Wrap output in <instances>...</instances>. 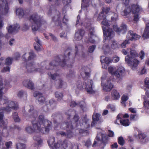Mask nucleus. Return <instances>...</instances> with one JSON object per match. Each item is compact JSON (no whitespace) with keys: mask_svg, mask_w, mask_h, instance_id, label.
I'll use <instances>...</instances> for the list:
<instances>
[{"mask_svg":"<svg viewBox=\"0 0 149 149\" xmlns=\"http://www.w3.org/2000/svg\"><path fill=\"white\" fill-rule=\"evenodd\" d=\"M32 107L29 110V116L31 119V122L33 129L30 126H28L25 128V131L28 133L31 134L34 132L42 133H47L51 128V123L49 120L45 119L44 116L42 115L39 116L38 121H36V119L37 116V112L33 111Z\"/></svg>","mask_w":149,"mask_h":149,"instance_id":"f257e3e1","label":"nucleus"},{"mask_svg":"<svg viewBox=\"0 0 149 149\" xmlns=\"http://www.w3.org/2000/svg\"><path fill=\"white\" fill-rule=\"evenodd\" d=\"M7 83L6 81L0 80V105H3L4 107L0 108V110L3 112L9 113L11 111V109L17 110L19 108L18 103L16 102L9 100L7 97H2L3 90L6 89Z\"/></svg>","mask_w":149,"mask_h":149,"instance_id":"f03ea898","label":"nucleus"},{"mask_svg":"<svg viewBox=\"0 0 149 149\" xmlns=\"http://www.w3.org/2000/svg\"><path fill=\"white\" fill-rule=\"evenodd\" d=\"M65 59L64 60L62 59V61H60L59 63L56 62V61H53L47 66H45V63H42L41 64L42 69L40 68H36L33 63H30L27 65L26 68L27 72H39L42 73L45 71V69L47 70H52L54 69L56 67V66L59 64H60L63 67H64L65 64L69 63L68 61H65Z\"/></svg>","mask_w":149,"mask_h":149,"instance_id":"7ed1b4c3","label":"nucleus"},{"mask_svg":"<svg viewBox=\"0 0 149 149\" xmlns=\"http://www.w3.org/2000/svg\"><path fill=\"white\" fill-rule=\"evenodd\" d=\"M29 20L31 23L32 29L33 31H37L41 26L44 27L47 26L46 22L43 20L41 17L36 13L31 15Z\"/></svg>","mask_w":149,"mask_h":149,"instance_id":"20e7f679","label":"nucleus"},{"mask_svg":"<svg viewBox=\"0 0 149 149\" xmlns=\"http://www.w3.org/2000/svg\"><path fill=\"white\" fill-rule=\"evenodd\" d=\"M93 85V81L91 80L84 82L79 80L76 83V86L79 91L85 89L88 93L92 94L95 93L92 87Z\"/></svg>","mask_w":149,"mask_h":149,"instance_id":"39448f33","label":"nucleus"},{"mask_svg":"<svg viewBox=\"0 0 149 149\" xmlns=\"http://www.w3.org/2000/svg\"><path fill=\"white\" fill-rule=\"evenodd\" d=\"M128 4H125L124 9L121 13L123 16H127L130 13L133 14L136 11L139 12L142 9L141 7L138 4H133L130 6L128 5Z\"/></svg>","mask_w":149,"mask_h":149,"instance_id":"423d86ee","label":"nucleus"},{"mask_svg":"<svg viewBox=\"0 0 149 149\" xmlns=\"http://www.w3.org/2000/svg\"><path fill=\"white\" fill-rule=\"evenodd\" d=\"M108 70L110 73L117 78H120L125 72L124 68L122 66H118L117 68L110 66L109 67Z\"/></svg>","mask_w":149,"mask_h":149,"instance_id":"0eeeda50","label":"nucleus"},{"mask_svg":"<svg viewBox=\"0 0 149 149\" xmlns=\"http://www.w3.org/2000/svg\"><path fill=\"white\" fill-rule=\"evenodd\" d=\"M140 36L136 34L133 31H130L127 33L126 38L127 40H125L122 44H121V47L122 48L125 47L127 44L130 43L129 40H137L140 38Z\"/></svg>","mask_w":149,"mask_h":149,"instance_id":"6e6552de","label":"nucleus"},{"mask_svg":"<svg viewBox=\"0 0 149 149\" xmlns=\"http://www.w3.org/2000/svg\"><path fill=\"white\" fill-rule=\"evenodd\" d=\"M125 61L133 70H136L140 63L139 61L136 58H133L130 57L128 55L126 56Z\"/></svg>","mask_w":149,"mask_h":149,"instance_id":"1a4fd4ad","label":"nucleus"},{"mask_svg":"<svg viewBox=\"0 0 149 149\" xmlns=\"http://www.w3.org/2000/svg\"><path fill=\"white\" fill-rule=\"evenodd\" d=\"M79 119V117L77 115H75L72 120L73 125H72V123L70 122H67L62 123L61 125V127L64 130L67 129V131L68 130V129H68L69 130H72L73 128V126H77Z\"/></svg>","mask_w":149,"mask_h":149,"instance_id":"9d476101","label":"nucleus"},{"mask_svg":"<svg viewBox=\"0 0 149 149\" xmlns=\"http://www.w3.org/2000/svg\"><path fill=\"white\" fill-rule=\"evenodd\" d=\"M102 25L103 28L104 34L107 37L111 38L114 36L113 32V31L112 29L108 28L105 31V28L104 26L108 27L109 26V24L108 20L105 19H104L102 22Z\"/></svg>","mask_w":149,"mask_h":149,"instance_id":"9b49d317","label":"nucleus"},{"mask_svg":"<svg viewBox=\"0 0 149 149\" xmlns=\"http://www.w3.org/2000/svg\"><path fill=\"white\" fill-rule=\"evenodd\" d=\"M73 146L70 142L65 140L63 141H59L57 142L53 149H66L67 148L68 149H72Z\"/></svg>","mask_w":149,"mask_h":149,"instance_id":"f8f14e48","label":"nucleus"},{"mask_svg":"<svg viewBox=\"0 0 149 149\" xmlns=\"http://www.w3.org/2000/svg\"><path fill=\"white\" fill-rule=\"evenodd\" d=\"M8 7L6 1L5 0H0V11H1L3 14L7 13L8 10ZM2 19L0 17V29L3 26Z\"/></svg>","mask_w":149,"mask_h":149,"instance_id":"ddd939ff","label":"nucleus"},{"mask_svg":"<svg viewBox=\"0 0 149 149\" xmlns=\"http://www.w3.org/2000/svg\"><path fill=\"white\" fill-rule=\"evenodd\" d=\"M101 79L102 80L101 85L102 86H103V90L106 91H111L113 87V85L111 82L110 81L108 80L106 84L104 85V84H103V82L106 79L105 76H103Z\"/></svg>","mask_w":149,"mask_h":149,"instance_id":"4468645a","label":"nucleus"},{"mask_svg":"<svg viewBox=\"0 0 149 149\" xmlns=\"http://www.w3.org/2000/svg\"><path fill=\"white\" fill-rule=\"evenodd\" d=\"M19 28V26L17 24L11 26L10 25L7 28L8 33H7L5 36L6 38H8L10 37L9 33H15L18 31Z\"/></svg>","mask_w":149,"mask_h":149,"instance_id":"2eb2a0df","label":"nucleus"},{"mask_svg":"<svg viewBox=\"0 0 149 149\" xmlns=\"http://www.w3.org/2000/svg\"><path fill=\"white\" fill-rule=\"evenodd\" d=\"M113 28L114 30L118 33L122 32L124 33L127 31V26L125 24H123L119 28L117 25H114Z\"/></svg>","mask_w":149,"mask_h":149,"instance_id":"dca6fc26","label":"nucleus"},{"mask_svg":"<svg viewBox=\"0 0 149 149\" xmlns=\"http://www.w3.org/2000/svg\"><path fill=\"white\" fill-rule=\"evenodd\" d=\"M33 96L35 97H38V100L39 104H42L45 100V98L42 94L38 91L34 92Z\"/></svg>","mask_w":149,"mask_h":149,"instance_id":"f3484780","label":"nucleus"},{"mask_svg":"<svg viewBox=\"0 0 149 149\" xmlns=\"http://www.w3.org/2000/svg\"><path fill=\"white\" fill-rule=\"evenodd\" d=\"M84 33V31L82 29L78 30L75 33L74 39L76 40H81Z\"/></svg>","mask_w":149,"mask_h":149,"instance_id":"a211bd4d","label":"nucleus"},{"mask_svg":"<svg viewBox=\"0 0 149 149\" xmlns=\"http://www.w3.org/2000/svg\"><path fill=\"white\" fill-rule=\"evenodd\" d=\"M23 84L25 87L31 90L34 88V84L29 80L24 81L23 82Z\"/></svg>","mask_w":149,"mask_h":149,"instance_id":"6ab92c4d","label":"nucleus"},{"mask_svg":"<svg viewBox=\"0 0 149 149\" xmlns=\"http://www.w3.org/2000/svg\"><path fill=\"white\" fill-rule=\"evenodd\" d=\"M94 32L93 27L90 28L89 33L88 34V41L92 43H94L95 42V40L92 39V38L94 36Z\"/></svg>","mask_w":149,"mask_h":149,"instance_id":"aec40b11","label":"nucleus"},{"mask_svg":"<svg viewBox=\"0 0 149 149\" xmlns=\"http://www.w3.org/2000/svg\"><path fill=\"white\" fill-rule=\"evenodd\" d=\"M107 137L104 134L100 133L98 134L96 138V139L98 141H102V142L105 143L107 142Z\"/></svg>","mask_w":149,"mask_h":149,"instance_id":"412c9836","label":"nucleus"},{"mask_svg":"<svg viewBox=\"0 0 149 149\" xmlns=\"http://www.w3.org/2000/svg\"><path fill=\"white\" fill-rule=\"evenodd\" d=\"M1 112H0V126L1 127L5 129L7 127V122H5L3 120V113H6V112H3L0 110Z\"/></svg>","mask_w":149,"mask_h":149,"instance_id":"4be33fe9","label":"nucleus"},{"mask_svg":"<svg viewBox=\"0 0 149 149\" xmlns=\"http://www.w3.org/2000/svg\"><path fill=\"white\" fill-rule=\"evenodd\" d=\"M35 40L36 43H34V49L37 51H40L41 49V42L38 37L35 38Z\"/></svg>","mask_w":149,"mask_h":149,"instance_id":"5701e85b","label":"nucleus"},{"mask_svg":"<svg viewBox=\"0 0 149 149\" xmlns=\"http://www.w3.org/2000/svg\"><path fill=\"white\" fill-rule=\"evenodd\" d=\"M111 98L113 100H116L119 99L120 95L119 92L116 90H113L111 93Z\"/></svg>","mask_w":149,"mask_h":149,"instance_id":"b1692460","label":"nucleus"},{"mask_svg":"<svg viewBox=\"0 0 149 149\" xmlns=\"http://www.w3.org/2000/svg\"><path fill=\"white\" fill-rule=\"evenodd\" d=\"M33 139L37 143V144L35 143L33 145V146L35 147V149H38L39 146L42 143V141L40 137H37L36 136H34Z\"/></svg>","mask_w":149,"mask_h":149,"instance_id":"393cba45","label":"nucleus"},{"mask_svg":"<svg viewBox=\"0 0 149 149\" xmlns=\"http://www.w3.org/2000/svg\"><path fill=\"white\" fill-rule=\"evenodd\" d=\"M138 136L139 141L141 143H145L148 141L146 139V135L144 134H139L138 135Z\"/></svg>","mask_w":149,"mask_h":149,"instance_id":"a878e982","label":"nucleus"},{"mask_svg":"<svg viewBox=\"0 0 149 149\" xmlns=\"http://www.w3.org/2000/svg\"><path fill=\"white\" fill-rule=\"evenodd\" d=\"M28 56V60L29 61L33 59L36 56L34 53L33 52H29L28 54H25L22 56V58L26 59V57Z\"/></svg>","mask_w":149,"mask_h":149,"instance_id":"bb28decb","label":"nucleus"},{"mask_svg":"<svg viewBox=\"0 0 149 149\" xmlns=\"http://www.w3.org/2000/svg\"><path fill=\"white\" fill-rule=\"evenodd\" d=\"M81 75L82 76L84 79L86 80L89 77V73L86 71L84 69L82 68V71L81 73Z\"/></svg>","mask_w":149,"mask_h":149,"instance_id":"cd10ccee","label":"nucleus"},{"mask_svg":"<svg viewBox=\"0 0 149 149\" xmlns=\"http://www.w3.org/2000/svg\"><path fill=\"white\" fill-rule=\"evenodd\" d=\"M49 146L53 149L54 147L55 146L56 144L55 143V139L54 137H51L49 138L48 141Z\"/></svg>","mask_w":149,"mask_h":149,"instance_id":"c85d7f7f","label":"nucleus"},{"mask_svg":"<svg viewBox=\"0 0 149 149\" xmlns=\"http://www.w3.org/2000/svg\"><path fill=\"white\" fill-rule=\"evenodd\" d=\"M16 14L19 18L22 17L24 15V10L21 8L17 9L16 10Z\"/></svg>","mask_w":149,"mask_h":149,"instance_id":"c756f323","label":"nucleus"},{"mask_svg":"<svg viewBox=\"0 0 149 149\" xmlns=\"http://www.w3.org/2000/svg\"><path fill=\"white\" fill-rule=\"evenodd\" d=\"M119 45L118 42L114 40H113L111 42V47L113 49H114L118 48L119 47Z\"/></svg>","mask_w":149,"mask_h":149,"instance_id":"7c9ffc66","label":"nucleus"},{"mask_svg":"<svg viewBox=\"0 0 149 149\" xmlns=\"http://www.w3.org/2000/svg\"><path fill=\"white\" fill-rule=\"evenodd\" d=\"M101 12L103 14L105 13L106 14L109 15L113 13L111 11L110 7L103 8Z\"/></svg>","mask_w":149,"mask_h":149,"instance_id":"2f4dec72","label":"nucleus"},{"mask_svg":"<svg viewBox=\"0 0 149 149\" xmlns=\"http://www.w3.org/2000/svg\"><path fill=\"white\" fill-rule=\"evenodd\" d=\"M119 121L120 124L124 126H126L129 125L130 124V122L128 119H123L122 120L120 119Z\"/></svg>","mask_w":149,"mask_h":149,"instance_id":"473e14b6","label":"nucleus"},{"mask_svg":"<svg viewBox=\"0 0 149 149\" xmlns=\"http://www.w3.org/2000/svg\"><path fill=\"white\" fill-rule=\"evenodd\" d=\"M104 57L102 56L101 57V61L102 63L104 62L106 64H109L111 62V59L108 57H105L104 58Z\"/></svg>","mask_w":149,"mask_h":149,"instance_id":"72a5a7b5","label":"nucleus"},{"mask_svg":"<svg viewBox=\"0 0 149 149\" xmlns=\"http://www.w3.org/2000/svg\"><path fill=\"white\" fill-rule=\"evenodd\" d=\"M85 1L86 3H87L88 2V0H82V3H81V10L83 11H84L85 10H87V8L88 6L87 5L86 6H85L84 5V2Z\"/></svg>","mask_w":149,"mask_h":149,"instance_id":"f704fd0d","label":"nucleus"},{"mask_svg":"<svg viewBox=\"0 0 149 149\" xmlns=\"http://www.w3.org/2000/svg\"><path fill=\"white\" fill-rule=\"evenodd\" d=\"M48 75L53 80H55L59 77V75L56 73L52 74L51 72H50L48 73Z\"/></svg>","mask_w":149,"mask_h":149,"instance_id":"c9c22d12","label":"nucleus"},{"mask_svg":"<svg viewBox=\"0 0 149 149\" xmlns=\"http://www.w3.org/2000/svg\"><path fill=\"white\" fill-rule=\"evenodd\" d=\"M101 115L98 113H94L93 115V119L94 121H98L100 118Z\"/></svg>","mask_w":149,"mask_h":149,"instance_id":"e433bc0d","label":"nucleus"},{"mask_svg":"<svg viewBox=\"0 0 149 149\" xmlns=\"http://www.w3.org/2000/svg\"><path fill=\"white\" fill-rule=\"evenodd\" d=\"M17 95L18 97H24L26 98L27 97V94L26 92L22 91L18 92Z\"/></svg>","mask_w":149,"mask_h":149,"instance_id":"4c0bfd02","label":"nucleus"},{"mask_svg":"<svg viewBox=\"0 0 149 149\" xmlns=\"http://www.w3.org/2000/svg\"><path fill=\"white\" fill-rule=\"evenodd\" d=\"M13 117L14 121L16 122L20 121V119L17 113L16 112H14L13 114Z\"/></svg>","mask_w":149,"mask_h":149,"instance_id":"58836bf2","label":"nucleus"},{"mask_svg":"<svg viewBox=\"0 0 149 149\" xmlns=\"http://www.w3.org/2000/svg\"><path fill=\"white\" fill-rule=\"evenodd\" d=\"M130 54L131 56H130L133 58H134L137 56V53L136 51L131 49L130 51Z\"/></svg>","mask_w":149,"mask_h":149,"instance_id":"ea45409f","label":"nucleus"},{"mask_svg":"<svg viewBox=\"0 0 149 149\" xmlns=\"http://www.w3.org/2000/svg\"><path fill=\"white\" fill-rule=\"evenodd\" d=\"M55 97L60 100L61 99L63 96V94L59 92H56L55 93Z\"/></svg>","mask_w":149,"mask_h":149,"instance_id":"a19ab883","label":"nucleus"},{"mask_svg":"<svg viewBox=\"0 0 149 149\" xmlns=\"http://www.w3.org/2000/svg\"><path fill=\"white\" fill-rule=\"evenodd\" d=\"M17 149H25L26 146L25 144L21 143H18L16 145Z\"/></svg>","mask_w":149,"mask_h":149,"instance_id":"79ce46f5","label":"nucleus"},{"mask_svg":"<svg viewBox=\"0 0 149 149\" xmlns=\"http://www.w3.org/2000/svg\"><path fill=\"white\" fill-rule=\"evenodd\" d=\"M13 58L10 57H8L5 61V63L6 65H10L12 64Z\"/></svg>","mask_w":149,"mask_h":149,"instance_id":"37998d69","label":"nucleus"},{"mask_svg":"<svg viewBox=\"0 0 149 149\" xmlns=\"http://www.w3.org/2000/svg\"><path fill=\"white\" fill-rule=\"evenodd\" d=\"M106 17V16L101 12V13L99 14V16L97 18V20L100 21L102 19L103 20L104 19H105Z\"/></svg>","mask_w":149,"mask_h":149,"instance_id":"c03bdc74","label":"nucleus"},{"mask_svg":"<svg viewBox=\"0 0 149 149\" xmlns=\"http://www.w3.org/2000/svg\"><path fill=\"white\" fill-rule=\"evenodd\" d=\"M142 36L146 38H149V29H146L144 31Z\"/></svg>","mask_w":149,"mask_h":149,"instance_id":"a18cd8bd","label":"nucleus"},{"mask_svg":"<svg viewBox=\"0 0 149 149\" xmlns=\"http://www.w3.org/2000/svg\"><path fill=\"white\" fill-rule=\"evenodd\" d=\"M118 143L121 146H123L125 143L124 140L122 136H120L118 138Z\"/></svg>","mask_w":149,"mask_h":149,"instance_id":"49530a36","label":"nucleus"},{"mask_svg":"<svg viewBox=\"0 0 149 149\" xmlns=\"http://www.w3.org/2000/svg\"><path fill=\"white\" fill-rule=\"evenodd\" d=\"M111 14L113 15V16L111 17V20L113 21H115L117 20L118 19V15L116 13H112Z\"/></svg>","mask_w":149,"mask_h":149,"instance_id":"de8ad7c7","label":"nucleus"},{"mask_svg":"<svg viewBox=\"0 0 149 149\" xmlns=\"http://www.w3.org/2000/svg\"><path fill=\"white\" fill-rule=\"evenodd\" d=\"M128 99V96L126 94L123 95L121 97L122 104H124L125 102Z\"/></svg>","mask_w":149,"mask_h":149,"instance_id":"09e8293b","label":"nucleus"},{"mask_svg":"<svg viewBox=\"0 0 149 149\" xmlns=\"http://www.w3.org/2000/svg\"><path fill=\"white\" fill-rule=\"evenodd\" d=\"M138 12H136L135 13H134L133 14H134V18L133 19V20L137 22L138 21L139 19V15L138 13H138Z\"/></svg>","mask_w":149,"mask_h":149,"instance_id":"8fccbe9b","label":"nucleus"},{"mask_svg":"<svg viewBox=\"0 0 149 149\" xmlns=\"http://www.w3.org/2000/svg\"><path fill=\"white\" fill-rule=\"evenodd\" d=\"M143 104L145 108L149 109V101L144 99Z\"/></svg>","mask_w":149,"mask_h":149,"instance_id":"3c124183","label":"nucleus"},{"mask_svg":"<svg viewBox=\"0 0 149 149\" xmlns=\"http://www.w3.org/2000/svg\"><path fill=\"white\" fill-rule=\"evenodd\" d=\"M12 145V142L11 141L7 142L5 143V146L7 149H9L11 147Z\"/></svg>","mask_w":149,"mask_h":149,"instance_id":"603ef678","label":"nucleus"},{"mask_svg":"<svg viewBox=\"0 0 149 149\" xmlns=\"http://www.w3.org/2000/svg\"><path fill=\"white\" fill-rule=\"evenodd\" d=\"M145 53L144 52L141 50L139 54V56L141 59H143L144 57Z\"/></svg>","mask_w":149,"mask_h":149,"instance_id":"864d4df0","label":"nucleus"},{"mask_svg":"<svg viewBox=\"0 0 149 149\" xmlns=\"http://www.w3.org/2000/svg\"><path fill=\"white\" fill-rule=\"evenodd\" d=\"M108 136L110 137H113L114 135V132L110 130H108Z\"/></svg>","mask_w":149,"mask_h":149,"instance_id":"5fc2aeb1","label":"nucleus"},{"mask_svg":"<svg viewBox=\"0 0 149 149\" xmlns=\"http://www.w3.org/2000/svg\"><path fill=\"white\" fill-rule=\"evenodd\" d=\"M73 134L71 131H68L66 134V137L67 138H70L72 137Z\"/></svg>","mask_w":149,"mask_h":149,"instance_id":"6e6d98bb","label":"nucleus"},{"mask_svg":"<svg viewBox=\"0 0 149 149\" xmlns=\"http://www.w3.org/2000/svg\"><path fill=\"white\" fill-rule=\"evenodd\" d=\"M102 48L103 50L107 51L109 49V47L107 44H105L103 45Z\"/></svg>","mask_w":149,"mask_h":149,"instance_id":"4d7b16f0","label":"nucleus"},{"mask_svg":"<svg viewBox=\"0 0 149 149\" xmlns=\"http://www.w3.org/2000/svg\"><path fill=\"white\" fill-rule=\"evenodd\" d=\"M108 108L112 111H114L115 110V107L113 105L109 104L108 106Z\"/></svg>","mask_w":149,"mask_h":149,"instance_id":"13d9d810","label":"nucleus"},{"mask_svg":"<svg viewBox=\"0 0 149 149\" xmlns=\"http://www.w3.org/2000/svg\"><path fill=\"white\" fill-rule=\"evenodd\" d=\"M137 117L136 114H131L130 116V119L131 120H136V118Z\"/></svg>","mask_w":149,"mask_h":149,"instance_id":"bf43d9fd","label":"nucleus"},{"mask_svg":"<svg viewBox=\"0 0 149 149\" xmlns=\"http://www.w3.org/2000/svg\"><path fill=\"white\" fill-rule=\"evenodd\" d=\"M95 46L94 45H93L90 47L88 49L89 52L90 53L92 52L95 49Z\"/></svg>","mask_w":149,"mask_h":149,"instance_id":"052dcab7","label":"nucleus"},{"mask_svg":"<svg viewBox=\"0 0 149 149\" xmlns=\"http://www.w3.org/2000/svg\"><path fill=\"white\" fill-rule=\"evenodd\" d=\"M20 57V55L17 52L15 53L14 55V58L16 60H17L18 59V58Z\"/></svg>","mask_w":149,"mask_h":149,"instance_id":"680f3d73","label":"nucleus"},{"mask_svg":"<svg viewBox=\"0 0 149 149\" xmlns=\"http://www.w3.org/2000/svg\"><path fill=\"white\" fill-rule=\"evenodd\" d=\"M77 104L76 102L74 101H72L70 103V105L71 107H73Z\"/></svg>","mask_w":149,"mask_h":149,"instance_id":"e2e57ef3","label":"nucleus"},{"mask_svg":"<svg viewBox=\"0 0 149 149\" xmlns=\"http://www.w3.org/2000/svg\"><path fill=\"white\" fill-rule=\"evenodd\" d=\"M79 105L81 108L83 109L85 106V104L83 101H81L80 102V103H79Z\"/></svg>","mask_w":149,"mask_h":149,"instance_id":"0e129e2a","label":"nucleus"},{"mask_svg":"<svg viewBox=\"0 0 149 149\" xmlns=\"http://www.w3.org/2000/svg\"><path fill=\"white\" fill-rule=\"evenodd\" d=\"M10 70V68L9 67L7 66L4 68L2 70V72H6L7 71H9Z\"/></svg>","mask_w":149,"mask_h":149,"instance_id":"69168bd1","label":"nucleus"},{"mask_svg":"<svg viewBox=\"0 0 149 149\" xmlns=\"http://www.w3.org/2000/svg\"><path fill=\"white\" fill-rule=\"evenodd\" d=\"M113 61L115 63H117L119 60V58L118 57H115L113 59Z\"/></svg>","mask_w":149,"mask_h":149,"instance_id":"338daca9","label":"nucleus"},{"mask_svg":"<svg viewBox=\"0 0 149 149\" xmlns=\"http://www.w3.org/2000/svg\"><path fill=\"white\" fill-rule=\"evenodd\" d=\"M149 82V78L148 77H146L145 78L144 80L145 85L144 86H147L148 84L147 83Z\"/></svg>","mask_w":149,"mask_h":149,"instance_id":"774afa93","label":"nucleus"}]
</instances>
